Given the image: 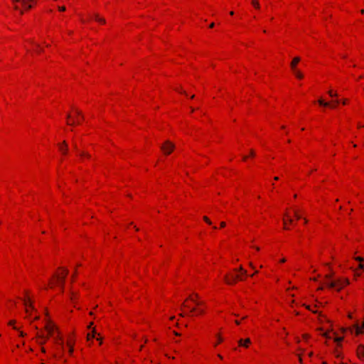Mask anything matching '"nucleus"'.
Wrapping results in <instances>:
<instances>
[{"instance_id": "f257e3e1", "label": "nucleus", "mask_w": 364, "mask_h": 364, "mask_svg": "<svg viewBox=\"0 0 364 364\" xmlns=\"http://www.w3.org/2000/svg\"><path fill=\"white\" fill-rule=\"evenodd\" d=\"M68 274V270L65 269H63V272L62 273V274H54V277L56 279L55 284L60 286L62 290H63L65 279Z\"/></svg>"}, {"instance_id": "f03ea898", "label": "nucleus", "mask_w": 364, "mask_h": 364, "mask_svg": "<svg viewBox=\"0 0 364 364\" xmlns=\"http://www.w3.org/2000/svg\"><path fill=\"white\" fill-rule=\"evenodd\" d=\"M224 279L228 284H234L237 280H242V277L236 274H226Z\"/></svg>"}, {"instance_id": "7ed1b4c3", "label": "nucleus", "mask_w": 364, "mask_h": 364, "mask_svg": "<svg viewBox=\"0 0 364 364\" xmlns=\"http://www.w3.org/2000/svg\"><path fill=\"white\" fill-rule=\"evenodd\" d=\"M23 304L26 307V314H28V316L30 317V309L32 310V311H36V309L35 307L33 306V302L31 301V300L30 299V298L26 296L24 299H23Z\"/></svg>"}, {"instance_id": "20e7f679", "label": "nucleus", "mask_w": 364, "mask_h": 364, "mask_svg": "<svg viewBox=\"0 0 364 364\" xmlns=\"http://www.w3.org/2000/svg\"><path fill=\"white\" fill-rule=\"evenodd\" d=\"M174 148V144L169 141H166L165 143L161 146V149L165 154H170Z\"/></svg>"}, {"instance_id": "39448f33", "label": "nucleus", "mask_w": 364, "mask_h": 364, "mask_svg": "<svg viewBox=\"0 0 364 364\" xmlns=\"http://www.w3.org/2000/svg\"><path fill=\"white\" fill-rule=\"evenodd\" d=\"M56 350L58 351L57 353H52V355L53 357L55 358H61L62 356V352L63 350V342H60V343H56Z\"/></svg>"}, {"instance_id": "423d86ee", "label": "nucleus", "mask_w": 364, "mask_h": 364, "mask_svg": "<svg viewBox=\"0 0 364 364\" xmlns=\"http://www.w3.org/2000/svg\"><path fill=\"white\" fill-rule=\"evenodd\" d=\"M336 283V287L335 288L337 291H340L344 286L348 284V280L347 279H339L335 281Z\"/></svg>"}, {"instance_id": "0eeeda50", "label": "nucleus", "mask_w": 364, "mask_h": 364, "mask_svg": "<svg viewBox=\"0 0 364 364\" xmlns=\"http://www.w3.org/2000/svg\"><path fill=\"white\" fill-rule=\"evenodd\" d=\"M45 328L50 336H54V333L55 332V326L53 323L50 322L48 323Z\"/></svg>"}, {"instance_id": "6e6552de", "label": "nucleus", "mask_w": 364, "mask_h": 364, "mask_svg": "<svg viewBox=\"0 0 364 364\" xmlns=\"http://www.w3.org/2000/svg\"><path fill=\"white\" fill-rule=\"evenodd\" d=\"M353 333V331L355 332L356 334H360L364 332V323H363L362 326H358V324H355L354 326L353 329L350 330Z\"/></svg>"}, {"instance_id": "1a4fd4ad", "label": "nucleus", "mask_w": 364, "mask_h": 364, "mask_svg": "<svg viewBox=\"0 0 364 364\" xmlns=\"http://www.w3.org/2000/svg\"><path fill=\"white\" fill-rule=\"evenodd\" d=\"M58 147L63 154H66L68 153V144L65 141H63L62 144H58Z\"/></svg>"}, {"instance_id": "9d476101", "label": "nucleus", "mask_w": 364, "mask_h": 364, "mask_svg": "<svg viewBox=\"0 0 364 364\" xmlns=\"http://www.w3.org/2000/svg\"><path fill=\"white\" fill-rule=\"evenodd\" d=\"M299 61H300V58H299V57H296V58H294L292 60V61H291V65H290L291 68V70H296V66L297 63H298Z\"/></svg>"}, {"instance_id": "9b49d317", "label": "nucleus", "mask_w": 364, "mask_h": 364, "mask_svg": "<svg viewBox=\"0 0 364 364\" xmlns=\"http://www.w3.org/2000/svg\"><path fill=\"white\" fill-rule=\"evenodd\" d=\"M52 336L53 337L54 342H55V344L62 342L61 341V338L60 337L58 333H57V334L55 335V332L54 333V336Z\"/></svg>"}, {"instance_id": "f8f14e48", "label": "nucleus", "mask_w": 364, "mask_h": 364, "mask_svg": "<svg viewBox=\"0 0 364 364\" xmlns=\"http://www.w3.org/2000/svg\"><path fill=\"white\" fill-rule=\"evenodd\" d=\"M358 354L360 357L364 358V346H360L358 349Z\"/></svg>"}, {"instance_id": "ddd939ff", "label": "nucleus", "mask_w": 364, "mask_h": 364, "mask_svg": "<svg viewBox=\"0 0 364 364\" xmlns=\"http://www.w3.org/2000/svg\"><path fill=\"white\" fill-rule=\"evenodd\" d=\"M318 103L321 105V106H323L325 107H329L330 106V103L328 102H325L323 99H319L318 100Z\"/></svg>"}, {"instance_id": "4468645a", "label": "nucleus", "mask_w": 364, "mask_h": 364, "mask_svg": "<svg viewBox=\"0 0 364 364\" xmlns=\"http://www.w3.org/2000/svg\"><path fill=\"white\" fill-rule=\"evenodd\" d=\"M326 285L330 288H336V283L333 281H328L326 282Z\"/></svg>"}, {"instance_id": "2eb2a0df", "label": "nucleus", "mask_w": 364, "mask_h": 364, "mask_svg": "<svg viewBox=\"0 0 364 364\" xmlns=\"http://www.w3.org/2000/svg\"><path fill=\"white\" fill-rule=\"evenodd\" d=\"M95 334H96V331L95 328L92 329V333H88L87 334V340H90L91 338H95Z\"/></svg>"}, {"instance_id": "dca6fc26", "label": "nucleus", "mask_w": 364, "mask_h": 364, "mask_svg": "<svg viewBox=\"0 0 364 364\" xmlns=\"http://www.w3.org/2000/svg\"><path fill=\"white\" fill-rule=\"evenodd\" d=\"M293 72L294 73L295 75H296L298 78L301 79V78L303 77V75H302V73H301L300 71H299L297 69H296V70H293Z\"/></svg>"}, {"instance_id": "f3484780", "label": "nucleus", "mask_w": 364, "mask_h": 364, "mask_svg": "<svg viewBox=\"0 0 364 364\" xmlns=\"http://www.w3.org/2000/svg\"><path fill=\"white\" fill-rule=\"evenodd\" d=\"M252 4L256 8V9H259V1L258 0H252Z\"/></svg>"}, {"instance_id": "a211bd4d", "label": "nucleus", "mask_w": 364, "mask_h": 364, "mask_svg": "<svg viewBox=\"0 0 364 364\" xmlns=\"http://www.w3.org/2000/svg\"><path fill=\"white\" fill-rule=\"evenodd\" d=\"M38 337L41 339V341H38V343L40 345H43V343H45L46 339H44V337L43 336L38 335Z\"/></svg>"}, {"instance_id": "6ab92c4d", "label": "nucleus", "mask_w": 364, "mask_h": 364, "mask_svg": "<svg viewBox=\"0 0 364 364\" xmlns=\"http://www.w3.org/2000/svg\"><path fill=\"white\" fill-rule=\"evenodd\" d=\"M328 95L331 96V97H337L338 96V94L336 92H333V90H330L328 92Z\"/></svg>"}, {"instance_id": "aec40b11", "label": "nucleus", "mask_w": 364, "mask_h": 364, "mask_svg": "<svg viewBox=\"0 0 364 364\" xmlns=\"http://www.w3.org/2000/svg\"><path fill=\"white\" fill-rule=\"evenodd\" d=\"M250 338H247L244 341V347H248V345L250 343Z\"/></svg>"}, {"instance_id": "412c9836", "label": "nucleus", "mask_w": 364, "mask_h": 364, "mask_svg": "<svg viewBox=\"0 0 364 364\" xmlns=\"http://www.w3.org/2000/svg\"><path fill=\"white\" fill-rule=\"evenodd\" d=\"M96 21L101 23H105V19L101 17L96 18Z\"/></svg>"}, {"instance_id": "4be33fe9", "label": "nucleus", "mask_w": 364, "mask_h": 364, "mask_svg": "<svg viewBox=\"0 0 364 364\" xmlns=\"http://www.w3.org/2000/svg\"><path fill=\"white\" fill-rule=\"evenodd\" d=\"M79 154H80V155L81 156H86V157H87V158H90V155L88 153H86V152H84V151H81V152H80Z\"/></svg>"}, {"instance_id": "5701e85b", "label": "nucleus", "mask_w": 364, "mask_h": 364, "mask_svg": "<svg viewBox=\"0 0 364 364\" xmlns=\"http://www.w3.org/2000/svg\"><path fill=\"white\" fill-rule=\"evenodd\" d=\"M235 271H236V272H237V271L241 272H242V274H246V272H246V271L242 268V266H240V267H239V269H235Z\"/></svg>"}, {"instance_id": "b1692460", "label": "nucleus", "mask_w": 364, "mask_h": 364, "mask_svg": "<svg viewBox=\"0 0 364 364\" xmlns=\"http://www.w3.org/2000/svg\"><path fill=\"white\" fill-rule=\"evenodd\" d=\"M68 346H69V353L71 354L73 351V348L70 341L68 342Z\"/></svg>"}, {"instance_id": "393cba45", "label": "nucleus", "mask_w": 364, "mask_h": 364, "mask_svg": "<svg viewBox=\"0 0 364 364\" xmlns=\"http://www.w3.org/2000/svg\"><path fill=\"white\" fill-rule=\"evenodd\" d=\"M294 213L296 219L301 218V215L299 214V212L296 210H294Z\"/></svg>"}, {"instance_id": "a878e982", "label": "nucleus", "mask_w": 364, "mask_h": 364, "mask_svg": "<svg viewBox=\"0 0 364 364\" xmlns=\"http://www.w3.org/2000/svg\"><path fill=\"white\" fill-rule=\"evenodd\" d=\"M75 113H76L77 115L80 116V117H81V118H82V119H84V116L82 115V112H81L79 109H75Z\"/></svg>"}, {"instance_id": "bb28decb", "label": "nucleus", "mask_w": 364, "mask_h": 364, "mask_svg": "<svg viewBox=\"0 0 364 364\" xmlns=\"http://www.w3.org/2000/svg\"><path fill=\"white\" fill-rule=\"evenodd\" d=\"M203 220H205L208 224L211 225V221L208 219V217L204 216V217H203Z\"/></svg>"}, {"instance_id": "cd10ccee", "label": "nucleus", "mask_w": 364, "mask_h": 364, "mask_svg": "<svg viewBox=\"0 0 364 364\" xmlns=\"http://www.w3.org/2000/svg\"><path fill=\"white\" fill-rule=\"evenodd\" d=\"M342 340H343V338H341V337H336V338H334V341H335L336 342H337V343H340V342H341V341H342Z\"/></svg>"}, {"instance_id": "c85d7f7f", "label": "nucleus", "mask_w": 364, "mask_h": 364, "mask_svg": "<svg viewBox=\"0 0 364 364\" xmlns=\"http://www.w3.org/2000/svg\"><path fill=\"white\" fill-rule=\"evenodd\" d=\"M189 299L192 300L196 305H200L202 304L201 302L197 301L196 300L192 299L191 296L189 297Z\"/></svg>"}, {"instance_id": "c756f323", "label": "nucleus", "mask_w": 364, "mask_h": 364, "mask_svg": "<svg viewBox=\"0 0 364 364\" xmlns=\"http://www.w3.org/2000/svg\"><path fill=\"white\" fill-rule=\"evenodd\" d=\"M65 9H65V6H58V10H59L60 11H65Z\"/></svg>"}, {"instance_id": "7c9ffc66", "label": "nucleus", "mask_w": 364, "mask_h": 364, "mask_svg": "<svg viewBox=\"0 0 364 364\" xmlns=\"http://www.w3.org/2000/svg\"><path fill=\"white\" fill-rule=\"evenodd\" d=\"M238 343H239L240 346H244V340L240 339L238 341Z\"/></svg>"}, {"instance_id": "2f4dec72", "label": "nucleus", "mask_w": 364, "mask_h": 364, "mask_svg": "<svg viewBox=\"0 0 364 364\" xmlns=\"http://www.w3.org/2000/svg\"><path fill=\"white\" fill-rule=\"evenodd\" d=\"M323 336L326 337V338H331L330 336L327 333H323Z\"/></svg>"}, {"instance_id": "473e14b6", "label": "nucleus", "mask_w": 364, "mask_h": 364, "mask_svg": "<svg viewBox=\"0 0 364 364\" xmlns=\"http://www.w3.org/2000/svg\"><path fill=\"white\" fill-rule=\"evenodd\" d=\"M306 308L307 309H309V310H311V308H310V306H306ZM312 312H313V313H314V314H317V313H318L316 311H314V310H312Z\"/></svg>"}, {"instance_id": "72a5a7b5", "label": "nucleus", "mask_w": 364, "mask_h": 364, "mask_svg": "<svg viewBox=\"0 0 364 364\" xmlns=\"http://www.w3.org/2000/svg\"><path fill=\"white\" fill-rule=\"evenodd\" d=\"M287 220H284V229H288V228L287 227Z\"/></svg>"}, {"instance_id": "f704fd0d", "label": "nucleus", "mask_w": 364, "mask_h": 364, "mask_svg": "<svg viewBox=\"0 0 364 364\" xmlns=\"http://www.w3.org/2000/svg\"><path fill=\"white\" fill-rule=\"evenodd\" d=\"M14 323H15V321L14 320L10 321L9 322V325H10V326H13Z\"/></svg>"}, {"instance_id": "c9c22d12", "label": "nucleus", "mask_w": 364, "mask_h": 364, "mask_svg": "<svg viewBox=\"0 0 364 364\" xmlns=\"http://www.w3.org/2000/svg\"><path fill=\"white\" fill-rule=\"evenodd\" d=\"M73 148H74V149H75L76 151H77V144H76V143H75V142H73Z\"/></svg>"}, {"instance_id": "e433bc0d", "label": "nucleus", "mask_w": 364, "mask_h": 364, "mask_svg": "<svg viewBox=\"0 0 364 364\" xmlns=\"http://www.w3.org/2000/svg\"><path fill=\"white\" fill-rule=\"evenodd\" d=\"M355 259L358 260V261H360V262L363 261V259L362 257H356Z\"/></svg>"}, {"instance_id": "4c0bfd02", "label": "nucleus", "mask_w": 364, "mask_h": 364, "mask_svg": "<svg viewBox=\"0 0 364 364\" xmlns=\"http://www.w3.org/2000/svg\"><path fill=\"white\" fill-rule=\"evenodd\" d=\"M225 226V222H221L220 223V227L221 228H224Z\"/></svg>"}, {"instance_id": "58836bf2", "label": "nucleus", "mask_w": 364, "mask_h": 364, "mask_svg": "<svg viewBox=\"0 0 364 364\" xmlns=\"http://www.w3.org/2000/svg\"><path fill=\"white\" fill-rule=\"evenodd\" d=\"M67 123H68V124H70V125H74L75 124V121H73L72 122H68Z\"/></svg>"}, {"instance_id": "ea45409f", "label": "nucleus", "mask_w": 364, "mask_h": 364, "mask_svg": "<svg viewBox=\"0 0 364 364\" xmlns=\"http://www.w3.org/2000/svg\"><path fill=\"white\" fill-rule=\"evenodd\" d=\"M287 220V222L288 221L289 223H292V222H293V220L290 218H289L288 220Z\"/></svg>"}, {"instance_id": "a19ab883", "label": "nucleus", "mask_w": 364, "mask_h": 364, "mask_svg": "<svg viewBox=\"0 0 364 364\" xmlns=\"http://www.w3.org/2000/svg\"><path fill=\"white\" fill-rule=\"evenodd\" d=\"M66 117H67L68 119H70L71 118L70 114L68 113L67 115H66Z\"/></svg>"}, {"instance_id": "79ce46f5", "label": "nucleus", "mask_w": 364, "mask_h": 364, "mask_svg": "<svg viewBox=\"0 0 364 364\" xmlns=\"http://www.w3.org/2000/svg\"><path fill=\"white\" fill-rule=\"evenodd\" d=\"M250 155H251L252 156H255V151H254L253 150H251V151H250Z\"/></svg>"}, {"instance_id": "37998d69", "label": "nucleus", "mask_w": 364, "mask_h": 364, "mask_svg": "<svg viewBox=\"0 0 364 364\" xmlns=\"http://www.w3.org/2000/svg\"><path fill=\"white\" fill-rule=\"evenodd\" d=\"M359 268H360V269H363V268H364V264H362V263H361V264H359Z\"/></svg>"}, {"instance_id": "c03bdc74", "label": "nucleus", "mask_w": 364, "mask_h": 364, "mask_svg": "<svg viewBox=\"0 0 364 364\" xmlns=\"http://www.w3.org/2000/svg\"><path fill=\"white\" fill-rule=\"evenodd\" d=\"M331 274H327V275L326 276V278L327 279H331Z\"/></svg>"}, {"instance_id": "a18cd8bd", "label": "nucleus", "mask_w": 364, "mask_h": 364, "mask_svg": "<svg viewBox=\"0 0 364 364\" xmlns=\"http://www.w3.org/2000/svg\"><path fill=\"white\" fill-rule=\"evenodd\" d=\"M19 336L23 337V336H25V333H24L23 332L21 331V332L19 333Z\"/></svg>"}, {"instance_id": "49530a36", "label": "nucleus", "mask_w": 364, "mask_h": 364, "mask_svg": "<svg viewBox=\"0 0 364 364\" xmlns=\"http://www.w3.org/2000/svg\"><path fill=\"white\" fill-rule=\"evenodd\" d=\"M198 313L199 314H203L204 313V310L203 309H198Z\"/></svg>"}, {"instance_id": "de8ad7c7", "label": "nucleus", "mask_w": 364, "mask_h": 364, "mask_svg": "<svg viewBox=\"0 0 364 364\" xmlns=\"http://www.w3.org/2000/svg\"><path fill=\"white\" fill-rule=\"evenodd\" d=\"M209 27L210 28H213L214 27V23H210Z\"/></svg>"}, {"instance_id": "09e8293b", "label": "nucleus", "mask_w": 364, "mask_h": 364, "mask_svg": "<svg viewBox=\"0 0 364 364\" xmlns=\"http://www.w3.org/2000/svg\"><path fill=\"white\" fill-rule=\"evenodd\" d=\"M196 310V309L195 308H192V309H191L190 311H191V312H193V311H195Z\"/></svg>"}, {"instance_id": "8fccbe9b", "label": "nucleus", "mask_w": 364, "mask_h": 364, "mask_svg": "<svg viewBox=\"0 0 364 364\" xmlns=\"http://www.w3.org/2000/svg\"><path fill=\"white\" fill-rule=\"evenodd\" d=\"M173 333L176 336H180V334L178 332H176V331H173Z\"/></svg>"}, {"instance_id": "3c124183", "label": "nucleus", "mask_w": 364, "mask_h": 364, "mask_svg": "<svg viewBox=\"0 0 364 364\" xmlns=\"http://www.w3.org/2000/svg\"><path fill=\"white\" fill-rule=\"evenodd\" d=\"M218 339H219V342H222L223 341V338L220 336H218Z\"/></svg>"}, {"instance_id": "603ef678", "label": "nucleus", "mask_w": 364, "mask_h": 364, "mask_svg": "<svg viewBox=\"0 0 364 364\" xmlns=\"http://www.w3.org/2000/svg\"><path fill=\"white\" fill-rule=\"evenodd\" d=\"M97 339L98 341H100V344H102V339H101V338H97Z\"/></svg>"}, {"instance_id": "864d4df0", "label": "nucleus", "mask_w": 364, "mask_h": 364, "mask_svg": "<svg viewBox=\"0 0 364 364\" xmlns=\"http://www.w3.org/2000/svg\"><path fill=\"white\" fill-rule=\"evenodd\" d=\"M346 102H347L346 100H344L343 101V105H346Z\"/></svg>"}, {"instance_id": "5fc2aeb1", "label": "nucleus", "mask_w": 364, "mask_h": 364, "mask_svg": "<svg viewBox=\"0 0 364 364\" xmlns=\"http://www.w3.org/2000/svg\"><path fill=\"white\" fill-rule=\"evenodd\" d=\"M334 102H335V104L337 105V104H338L339 101L338 100H336L334 101Z\"/></svg>"}, {"instance_id": "6e6d98bb", "label": "nucleus", "mask_w": 364, "mask_h": 364, "mask_svg": "<svg viewBox=\"0 0 364 364\" xmlns=\"http://www.w3.org/2000/svg\"><path fill=\"white\" fill-rule=\"evenodd\" d=\"M41 350H42V352H43V353H45V352H46V350H45V348H41Z\"/></svg>"}, {"instance_id": "4d7b16f0", "label": "nucleus", "mask_w": 364, "mask_h": 364, "mask_svg": "<svg viewBox=\"0 0 364 364\" xmlns=\"http://www.w3.org/2000/svg\"><path fill=\"white\" fill-rule=\"evenodd\" d=\"M235 323L238 325V324H240V321H237V320H236V321H235Z\"/></svg>"}, {"instance_id": "13d9d810", "label": "nucleus", "mask_w": 364, "mask_h": 364, "mask_svg": "<svg viewBox=\"0 0 364 364\" xmlns=\"http://www.w3.org/2000/svg\"><path fill=\"white\" fill-rule=\"evenodd\" d=\"M100 17L97 14H95V19L96 20V18Z\"/></svg>"}, {"instance_id": "bf43d9fd", "label": "nucleus", "mask_w": 364, "mask_h": 364, "mask_svg": "<svg viewBox=\"0 0 364 364\" xmlns=\"http://www.w3.org/2000/svg\"><path fill=\"white\" fill-rule=\"evenodd\" d=\"M274 179L275 181H277V180H279V178H278L277 176H276V177H274Z\"/></svg>"}, {"instance_id": "052dcab7", "label": "nucleus", "mask_w": 364, "mask_h": 364, "mask_svg": "<svg viewBox=\"0 0 364 364\" xmlns=\"http://www.w3.org/2000/svg\"><path fill=\"white\" fill-rule=\"evenodd\" d=\"M358 127V128H361V127H363V126L362 124H359Z\"/></svg>"}, {"instance_id": "680f3d73", "label": "nucleus", "mask_w": 364, "mask_h": 364, "mask_svg": "<svg viewBox=\"0 0 364 364\" xmlns=\"http://www.w3.org/2000/svg\"><path fill=\"white\" fill-rule=\"evenodd\" d=\"M217 342H218V343L215 344V346H216L220 343V342H219V339H218V340H217Z\"/></svg>"}, {"instance_id": "e2e57ef3", "label": "nucleus", "mask_w": 364, "mask_h": 364, "mask_svg": "<svg viewBox=\"0 0 364 364\" xmlns=\"http://www.w3.org/2000/svg\"><path fill=\"white\" fill-rule=\"evenodd\" d=\"M285 261H286V259H282L281 260V262H284Z\"/></svg>"}, {"instance_id": "0e129e2a", "label": "nucleus", "mask_w": 364, "mask_h": 364, "mask_svg": "<svg viewBox=\"0 0 364 364\" xmlns=\"http://www.w3.org/2000/svg\"><path fill=\"white\" fill-rule=\"evenodd\" d=\"M218 356L220 359H222V358H223V357H222L220 354H218Z\"/></svg>"}, {"instance_id": "69168bd1", "label": "nucleus", "mask_w": 364, "mask_h": 364, "mask_svg": "<svg viewBox=\"0 0 364 364\" xmlns=\"http://www.w3.org/2000/svg\"><path fill=\"white\" fill-rule=\"evenodd\" d=\"M34 1H35V0H32V1H30V4H32L33 3H34Z\"/></svg>"}, {"instance_id": "338daca9", "label": "nucleus", "mask_w": 364, "mask_h": 364, "mask_svg": "<svg viewBox=\"0 0 364 364\" xmlns=\"http://www.w3.org/2000/svg\"><path fill=\"white\" fill-rule=\"evenodd\" d=\"M38 318L39 317L38 316H36L34 317V319H38Z\"/></svg>"}, {"instance_id": "774afa93", "label": "nucleus", "mask_w": 364, "mask_h": 364, "mask_svg": "<svg viewBox=\"0 0 364 364\" xmlns=\"http://www.w3.org/2000/svg\"><path fill=\"white\" fill-rule=\"evenodd\" d=\"M180 316H184V314H183V313H181V314H180Z\"/></svg>"}]
</instances>
